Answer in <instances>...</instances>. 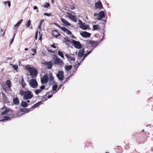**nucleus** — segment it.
Wrapping results in <instances>:
<instances>
[{
  "label": "nucleus",
  "instance_id": "39",
  "mask_svg": "<svg viewBox=\"0 0 153 153\" xmlns=\"http://www.w3.org/2000/svg\"><path fill=\"white\" fill-rule=\"evenodd\" d=\"M99 28H100V27L99 26V25H94L93 26V28L94 29H99Z\"/></svg>",
  "mask_w": 153,
  "mask_h": 153
},
{
  "label": "nucleus",
  "instance_id": "33",
  "mask_svg": "<svg viewBox=\"0 0 153 153\" xmlns=\"http://www.w3.org/2000/svg\"><path fill=\"white\" fill-rule=\"evenodd\" d=\"M10 65H12V67L16 71L17 70L18 68V66L17 65H13L12 64H11Z\"/></svg>",
  "mask_w": 153,
  "mask_h": 153
},
{
  "label": "nucleus",
  "instance_id": "57",
  "mask_svg": "<svg viewBox=\"0 0 153 153\" xmlns=\"http://www.w3.org/2000/svg\"><path fill=\"white\" fill-rule=\"evenodd\" d=\"M25 51H27L28 50V48H25Z\"/></svg>",
  "mask_w": 153,
  "mask_h": 153
},
{
  "label": "nucleus",
  "instance_id": "8",
  "mask_svg": "<svg viewBox=\"0 0 153 153\" xmlns=\"http://www.w3.org/2000/svg\"><path fill=\"white\" fill-rule=\"evenodd\" d=\"M78 24L79 27L82 29H88L89 28V26L88 25L82 22L80 20H78Z\"/></svg>",
  "mask_w": 153,
  "mask_h": 153
},
{
  "label": "nucleus",
  "instance_id": "13",
  "mask_svg": "<svg viewBox=\"0 0 153 153\" xmlns=\"http://www.w3.org/2000/svg\"><path fill=\"white\" fill-rule=\"evenodd\" d=\"M99 43V42L91 40L89 41V44L91 46L93 47L94 48L96 47Z\"/></svg>",
  "mask_w": 153,
  "mask_h": 153
},
{
  "label": "nucleus",
  "instance_id": "56",
  "mask_svg": "<svg viewBox=\"0 0 153 153\" xmlns=\"http://www.w3.org/2000/svg\"><path fill=\"white\" fill-rule=\"evenodd\" d=\"M103 37L101 39H100V41L99 42H100V41H102V40H103Z\"/></svg>",
  "mask_w": 153,
  "mask_h": 153
},
{
  "label": "nucleus",
  "instance_id": "61",
  "mask_svg": "<svg viewBox=\"0 0 153 153\" xmlns=\"http://www.w3.org/2000/svg\"><path fill=\"white\" fill-rule=\"evenodd\" d=\"M144 131V129H143V130H142V132H143V131Z\"/></svg>",
  "mask_w": 153,
  "mask_h": 153
},
{
  "label": "nucleus",
  "instance_id": "37",
  "mask_svg": "<svg viewBox=\"0 0 153 153\" xmlns=\"http://www.w3.org/2000/svg\"><path fill=\"white\" fill-rule=\"evenodd\" d=\"M50 6V5L49 3H46L43 5V6L44 8H47L48 7H49Z\"/></svg>",
  "mask_w": 153,
  "mask_h": 153
},
{
  "label": "nucleus",
  "instance_id": "5",
  "mask_svg": "<svg viewBox=\"0 0 153 153\" xmlns=\"http://www.w3.org/2000/svg\"><path fill=\"white\" fill-rule=\"evenodd\" d=\"M52 59L55 65L60 66L63 64L62 60L59 58L56 55H54Z\"/></svg>",
  "mask_w": 153,
  "mask_h": 153
},
{
  "label": "nucleus",
  "instance_id": "34",
  "mask_svg": "<svg viewBox=\"0 0 153 153\" xmlns=\"http://www.w3.org/2000/svg\"><path fill=\"white\" fill-rule=\"evenodd\" d=\"M42 91L41 90V89H37L35 91V93L36 94H38L39 93H41L42 92Z\"/></svg>",
  "mask_w": 153,
  "mask_h": 153
},
{
  "label": "nucleus",
  "instance_id": "28",
  "mask_svg": "<svg viewBox=\"0 0 153 153\" xmlns=\"http://www.w3.org/2000/svg\"><path fill=\"white\" fill-rule=\"evenodd\" d=\"M23 21V19L20 20L16 25H14V27H18L20 24Z\"/></svg>",
  "mask_w": 153,
  "mask_h": 153
},
{
  "label": "nucleus",
  "instance_id": "38",
  "mask_svg": "<svg viewBox=\"0 0 153 153\" xmlns=\"http://www.w3.org/2000/svg\"><path fill=\"white\" fill-rule=\"evenodd\" d=\"M44 20H42L40 22L39 25L38 26L39 29H40L41 28V25L44 23Z\"/></svg>",
  "mask_w": 153,
  "mask_h": 153
},
{
  "label": "nucleus",
  "instance_id": "45",
  "mask_svg": "<svg viewBox=\"0 0 153 153\" xmlns=\"http://www.w3.org/2000/svg\"><path fill=\"white\" fill-rule=\"evenodd\" d=\"M45 88V86L42 85L40 87V89H41V90L42 91Z\"/></svg>",
  "mask_w": 153,
  "mask_h": 153
},
{
  "label": "nucleus",
  "instance_id": "64",
  "mask_svg": "<svg viewBox=\"0 0 153 153\" xmlns=\"http://www.w3.org/2000/svg\"><path fill=\"white\" fill-rule=\"evenodd\" d=\"M62 29H66V28H65V27H63V28Z\"/></svg>",
  "mask_w": 153,
  "mask_h": 153
},
{
  "label": "nucleus",
  "instance_id": "20",
  "mask_svg": "<svg viewBox=\"0 0 153 153\" xmlns=\"http://www.w3.org/2000/svg\"><path fill=\"white\" fill-rule=\"evenodd\" d=\"M102 7V3L100 1H99L98 2H96L95 4V7L96 9H100Z\"/></svg>",
  "mask_w": 153,
  "mask_h": 153
},
{
  "label": "nucleus",
  "instance_id": "14",
  "mask_svg": "<svg viewBox=\"0 0 153 153\" xmlns=\"http://www.w3.org/2000/svg\"><path fill=\"white\" fill-rule=\"evenodd\" d=\"M72 39L70 40L68 37H65L63 39V42L66 45H68L71 43H72Z\"/></svg>",
  "mask_w": 153,
  "mask_h": 153
},
{
  "label": "nucleus",
  "instance_id": "36",
  "mask_svg": "<svg viewBox=\"0 0 153 153\" xmlns=\"http://www.w3.org/2000/svg\"><path fill=\"white\" fill-rule=\"evenodd\" d=\"M2 95L3 97L4 98V100H5V101L7 100V97H6V95L4 93H2Z\"/></svg>",
  "mask_w": 153,
  "mask_h": 153
},
{
  "label": "nucleus",
  "instance_id": "10",
  "mask_svg": "<svg viewBox=\"0 0 153 153\" xmlns=\"http://www.w3.org/2000/svg\"><path fill=\"white\" fill-rule=\"evenodd\" d=\"M72 41V43L73 44L74 47L78 49H81L82 47V45L80 43L76 41L71 39Z\"/></svg>",
  "mask_w": 153,
  "mask_h": 153
},
{
  "label": "nucleus",
  "instance_id": "22",
  "mask_svg": "<svg viewBox=\"0 0 153 153\" xmlns=\"http://www.w3.org/2000/svg\"><path fill=\"white\" fill-rule=\"evenodd\" d=\"M42 103V102L41 101H39L37 103L35 104L34 105L32 106L31 108V109H33L34 108H36L38 106L40 105Z\"/></svg>",
  "mask_w": 153,
  "mask_h": 153
},
{
  "label": "nucleus",
  "instance_id": "12",
  "mask_svg": "<svg viewBox=\"0 0 153 153\" xmlns=\"http://www.w3.org/2000/svg\"><path fill=\"white\" fill-rule=\"evenodd\" d=\"M65 56L71 64H72L74 62L75 60V58L72 57L71 56L67 54H65Z\"/></svg>",
  "mask_w": 153,
  "mask_h": 153
},
{
  "label": "nucleus",
  "instance_id": "3",
  "mask_svg": "<svg viewBox=\"0 0 153 153\" xmlns=\"http://www.w3.org/2000/svg\"><path fill=\"white\" fill-rule=\"evenodd\" d=\"M12 85L10 81V80H7L5 84H1L2 88L5 92H8L11 91V87Z\"/></svg>",
  "mask_w": 153,
  "mask_h": 153
},
{
  "label": "nucleus",
  "instance_id": "6",
  "mask_svg": "<svg viewBox=\"0 0 153 153\" xmlns=\"http://www.w3.org/2000/svg\"><path fill=\"white\" fill-rule=\"evenodd\" d=\"M1 114L2 115H10L12 114V111L6 107H4L1 109Z\"/></svg>",
  "mask_w": 153,
  "mask_h": 153
},
{
  "label": "nucleus",
  "instance_id": "21",
  "mask_svg": "<svg viewBox=\"0 0 153 153\" xmlns=\"http://www.w3.org/2000/svg\"><path fill=\"white\" fill-rule=\"evenodd\" d=\"M68 18L75 22L77 21V18L72 14L69 16Z\"/></svg>",
  "mask_w": 153,
  "mask_h": 153
},
{
  "label": "nucleus",
  "instance_id": "23",
  "mask_svg": "<svg viewBox=\"0 0 153 153\" xmlns=\"http://www.w3.org/2000/svg\"><path fill=\"white\" fill-rule=\"evenodd\" d=\"M52 33L53 35L56 37L59 36L58 32L56 30H55L52 31Z\"/></svg>",
  "mask_w": 153,
  "mask_h": 153
},
{
  "label": "nucleus",
  "instance_id": "4",
  "mask_svg": "<svg viewBox=\"0 0 153 153\" xmlns=\"http://www.w3.org/2000/svg\"><path fill=\"white\" fill-rule=\"evenodd\" d=\"M26 69L28 70L30 73V75L32 78H35L38 74V70L35 68L26 66Z\"/></svg>",
  "mask_w": 153,
  "mask_h": 153
},
{
  "label": "nucleus",
  "instance_id": "26",
  "mask_svg": "<svg viewBox=\"0 0 153 153\" xmlns=\"http://www.w3.org/2000/svg\"><path fill=\"white\" fill-rule=\"evenodd\" d=\"M31 109L30 108H23L21 109V111L23 112L27 113L31 111Z\"/></svg>",
  "mask_w": 153,
  "mask_h": 153
},
{
  "label": "nucleus",
  "instance_id": "49",
  "mask_svg": "<svg viewBox=\"0 0 153 153\" xmlns=\"http://www.w3.org/2000/svg\"><path fill=\"white\" fill-rule=\"evenodd\" d=\"M47 51L49 53H55L54 51H53L52 50L50 49H48Z\"/></svg>",
  "mask_w": 153,
  "mask_h": 153
},
{
  "label": "nucleus",
  "instance_id": "7",
  "mask_svg": "<svg viewBox=\"0 0 153 153\" xmlns=\"http://www.w3.org/2000/svg\"><path fill=\"white\" fill-rule=\"evenodd\" d=\"M29 83L30 86L33 88H36L38 86L37 82L36 79H31L30 80Z\"/></svg>",
  "mask_w": 153,
  "mask_h": 153
},
{
  "label": "nucleus",
  "instance_id": "35",
  "mask_svg": "<svg viewBox=\"0 0 153 153\" xmlns=\"http://www.w3.org/2000/svg\"><path fill=\"white\" fill-rule=\"evenodd\" d=\"M57 88V85L56 84H55L53 85L52 87V90L53 91H56V89Z\"/></svg>",
  "mask_w": 153,
  "mask_h": 153
},
{
  "label": "nucleus",
  "instance_id": "52",
  "mask_svg": "<svg viewBox=\"0 0 153 153\" xmlns=\"http://www.w3.org/2000/svg\"><path fill=\"white\" fill-rule=\"evenodd\" d=\"M53 93L52 94H53ZM52 95L53 94H51V95H49L48 96V98H51V97L52 96Z\"/></svg>",
  "mask_w": 153,
  "mask_h": 153
},
{
  "label": "nucleus",
  "instance_id": "17",
  "mask_svg": "<svg viewBox=\"0 0 153 153\" xmlns=\"http://www.w3.org/2000/svg\"><path fill=\"white\" fill-rule=\"evenodd\" d=\"M80 35L83 37H88L90 36L91 34L86 32H83L80 33Z\"/></svg>",
  "mask_w": 153,
  "mask_h": 153
},
{
  "label": "nucleus",
  "instance_id": "32",
  "mask_svg": "<svg viewBox=\"0 0 153 153\" xmlns=\"http://www.w3.org/2000/svg\"><path fill=\"white\" fill-rule=\"evenodd\" d=\"M3 4L5 5H6V4H7L8 6L9 7H10L11 5L10 2V1H4V2Z\"/></svg>",
  "mask_w": 153,
  "mask_h": 153
},
{
  "label": "nucleus",
  "instance_id": "30",
  "mask_svg": "<svg viewBox=\"0 0 153 153\" xmlns=\"http://www.w3.org/2000/svg\"><path fill=\"white\" fill-rule=\"evenodd\" d=\"M72 68L71 65L66 66L65 67V70L68 71H69Z\"/></svg>",
  "mask_w": 153,
  "mask_h": 153
},
{
  "label": "nucleus",
  "instance_id": "31",
  "mask_svg": "<svg viewBox=\"0 0 153 153\" xmlns=\"http://www.w3.org/2000/svg\"><path fill=\"white\" fill-rule=\"evenodd\" d=\"M58 54L59 56L61 58L63 59H64V56L62 52L60 51H58Z\"/></svg>",
  "mask_w": 153,
  "mask_h": 153
},
{
  "label": "nucleus",
  "instance_id": "53",
  "mask_svg": "<svg viewBox=\"0 0 153 153\" xmlns=\"http://www.w3.org/2000/svg\"><path fill=\"white\" fill-rule=\"evenodd\" d=\"M51 47L53 48H56V46H55L53 44L51 45Z\"/></svg>",
  "mask_w": 153,
  "mask_h": 153
},
{
  "label": "nucleus",
  "instance_id": "11",
  "mask_svg": "<svg viewBox=\"0 0 153 153\" xmlns=\"http://www.w3.org/2000/svg\"><path fill=\"white\" fill-rule=\"evenodd\" d=\"M43 64L45 66L46 68L48 69H51L53 66V64L52 62L51 61L49 62H45Z\"/></svg>",
  "mask_w": 153,
  "mask_h": 153
},
{
  "label": "nucleus",
  "instance_id": "55",
  "mask_svg": "<svg viewBox=\"0 0 153 153\" xmlns=\"http://www.w3.org/2000/svg\"><path fill=\"white\" fill-rule=\"evenodd\" d=\"M42 37V36L41 35L40 37H39V40H41V39Z\"/></svg>",
  "mask_w": 153,
  "mask_h": 153
},
{
  "label": "nucleus",
  "instance_id": "18",
  "mask_svg": "<svg viewBox=\"0 0 153 153\" xmlns=\"http://www.w3.org/2000/svg\"><path fill=\"white\" fill-rule=\"evenodd\" d=\"M104 13L102 11H101L98 14V16H97V19L98 20H101L102 18L105 17Z\"/></svg>",
  "mask_w": 153,
  "mask_h": 153
},
{
  "label": "nucleus",
  "instance_id": "41",
  "mask_svg": "<svg viewBox=\"0 0 153 153\" xmlns=\"http://www.w3.org/2000/svg\"><path fill=\"white\" fill-rule=\"evenodd\" d=\"M66 81H67V79H66L65 81L64 82H63L62 83H61L59 85L58 88V90L60 89L61 88V87L63 85V83L65 82Z\"/></svg>",
  "mask_w": 153,
  "mask_h": 153
},
{
  "label": "nucleus",
  "instance_id": "58",
  "mask_svg": "<svg viewBox=\"0 0 153 153\" xmlns=\"http://www.w3.org/2000/svg\"><path fill=\"white\" fill-rule=\"evenodd\" d=\"M51 1L52 3V4H53V0H51Z\"/></svg>",
  "mask_w": 153,
  "mask_h": 153
},
{
  "label": "nucleus",
  "instance_id": "43",
  "mask_svg": "<svg viewBox=\"0 0 153 153\" xmlns=\"http://www.w3.org/2000/svg\"><path fill=\"white\" fill-rule=\"evenodd\" d=\"M38 34V30H37L36 31L35 33V36L34 37L35 39H37Z\"/></svg>",
  "mask_w": 153,
  "mask_h": 153
},
{
  "label": "nucleus",
  "instance_id": "40",
  "mask_svg": "<svg viewBox=\"0 0 153 153\" xmlns=\"http://www.w3.org/2000/svg\"><path fill=\"white\" fill-rule=\"evenodd\" d=\"M30 25V20H29L26 23L25 25L26 27H29Z\"/></svg>",
  "mask_w": 153,
  "mask_h": 153
},
{
  "label": "nucleus",
  "instance_id": "54",
  "mask_svg": "<svg viewBox=\"0 0 153 153\" xmlns=\"http://www.w3.org/2000/svg\"><path fill=\"white\" fill-rule=\"evenodd\" d=\"M98 14H98L97 13H95L94 14V16H98Z\"/></svg>",
  "mask_w": 153,
  "mask_h": 153
},
{
  "label": "nucleus",
  "instance_id": "29",
  "mask_svg": "<svg viewBox=\"0 0 153 153\" xmlns=\"http://www.w3.org/2000/svg\"><path fill=\"white\" fill-rule=\"evenodd\" d=\"M21 105L24 107H26L27 105L28 104L26 102L23 101L21 102Z\"/></svg>",
  "mask_w": 153,
  "mask_h": 153
},
{
  "label": "nucleus",
  "instance_id": "19",
  "mask_svg": "<svg viewBox=\"0 0 153 153\" xmlns=\"http://www.w3.org/2000/svg\"><path fill=\"white\" fill-rule=\"evenodd\" d=\"M84 53V49H82L79 50L78 54V56L80 58L82 57Z\"/></svg>",
  "mask_w": 153,
  "mask_h": 153
},
{
  "label": "nucleus",
  "instance_id": "15",
  "mask_svg": "<svg viewBox=\"0 0 153 153\" xmlns=\"http://www.w3.org/2000/svg\"><path fill=\"white\" fill-rule=\"evenodd\" d=\"M61 21L64 26L66 27L71 26V24L65 19L63 18L61 19Z\"/></svg>",
  "mask_w": 153,
  "mask_h": 153
},
{
  "label": "nucleus",
  "instance_id": "9",
  "mask_svg": "<svg viewBox=\"0 0 153 153\" xmlns=\"http://www.w3.org/2000/svg\"><path fill=\"white\" fill-rule=\"evenodd\" d=\"M56 77L60 81H62L64 77L63 72L61 71H58L56 74Z\"/></svg>",
  "mask_w": 153,
  "mask_h": 153
},
{
  "label": "nucleus",
  "instance_id": "48",
  "mask_svg": "<svg viewBox=\"0 0 153 153\" xmlns=\"http://www.w3.org/2000/svg\"><path fill=\"white\" fill-rule=\"evenodd\" d=\"M1 34H2V36H3L4 34L5 31H4L3 29H1Z\"/></svg>",
  "mask_w": 153,
  "mask_h": 153
},
{
  "label": "nucleus",
  "instance_id": "27",
  "mask_svg": "<svg viewBox=\"0 0 153 153\" xmlns=\"http://www.w3.org/2000/svg\"><path fill=\"white\" fill-rule=\"evenodd\" d=\"M21 85H22V87L23 88H25L26 85V84L24 80L23 77H22L21 79Z\"/></svg>",
  "mask_w": 153,
  "mask_h": 153
},
{
  "label": "nucleus",
  "instance_id": "24",
  "mask_svg": "<svg viewBox=\"0 0 153 153\" xmlns=\"http://www.w3.org/2000/svg\"><path fill=\"white\" fill-rule=\"evenodd\" d=\"M93 50H92L91 51H87V52H86V53L84 55V57L81 59V61H82L88 55H89L90 53L92 52Z\"/></svg>",
  "mask_w": 153,
  "mask_h": 153
},
{
  "label": "nucleus",
  "instance_id": "16",
  "mask_svg": "<svg viewBox=\"0 0 153 153\" xmlns=\"http://www.w3.org/2000/svg\"><path fill=\"white\" fill-rule=\"evenodd\" d=\"M10 120V117L8 116H4L3 117H0V121L4 122Z\"/></svg>",
  "mask_w": 153,
  "mask_h": 153
},
{
  "label": "nucleus",
  "instance_id": "42",
  "mask_svg": "<svg viewBox=\"0 0 153 153\" xmlns=\"http://www.w3.org/2000/svg\"><path fill=\"white\" fill-rule=\"evenodd\" d=\"M32 51L34 53H33L32 54L33 56H34V54H35L36 53V50L34 48H33L32 49Z\"/></svg>",
  "mask_w": 153,
  "mask_h": 153
},
{
  "label": "nucleus",
  "instance_id": "50",
  "mask_svg": "<svg viewBox=\"0 0 153 153\" xmlns=\"http://www.w3.org/2000/svg\"><path fill=\"white\" fill-rule=\"evenodd\" d=\"M51 13H44V15L45 16H51Z\"/></svg>",
  "mask_w": 153,
  "mask_h": 153
},
{
  "label": "nucleus",
  "instance_id": "1",
  "mask_svg": "<svg viewBox=\"0 0 153 153\" xmlns=\"http://www.w3.org/2000/svg\"><path fill=\"white\" fill-rule=\"evenodd\" d=\"M49 80V84L50 85L53 84L55 83L54 78L52 76V73L50 72L48 75L45 74L41 78V82L42 84H46Z\"/></svg>",
  "mask_w": 153,
  "mask_h": 153
},
{
  "label": "nucleus",
  "instance_id": "59",
  "mask_svg": "<svg viewBox=\"0 0 153 153\" xmlns=\"http://www.w3.org/2000/svg\"><path fill=\"white\" fill-rule=\"evenodd\" d=\"M72 37L73 38H76V37L74 36H72Z\"/></svg>",
  "mask_w": 153,
  "mask_h": 153
},
{
  "label": "nucleus",
  "instance_id": "51",
  "mask_svg": "<svg viewBox=\"0 0 153 153\" xmlns=\"http://www.w3.org/2000/svg\"><path fill=\"white\" fill-rule=\"evenodd\" d=\"M66 13L68 15L67 16V17L68 18L69 17V16H71L72 15L71 14L68 12H67Z\"/></svg>",
  "mask_w": 153,
  "mask_h": 153
},
{
  "label": "nucleus",
  "instance_id": "47",
  "mask_svg": "<svg viewBox=\"0 0 153 153\" xmlns=\"http://www.w3.org/2000/svg\"><path fill=\"white\" fill-rule=\"evenodd\" d=\"M37 8H38L36 6H34V7L33 8V9L34 10H35L36 9H37V10L36 11V12L37 13H38L39 12V10H38Z\"/></svg>",
  "mask_w": 153,
  "mask_h": 153
},
{
  "label": "nucleus",
  "instance_id": "2",
  "mask_svg": "<svg viewBox=\"0 0 153 153\" xmlns=\"http://www.w3.org/2000/svg\"><path fill=\"white\" fill-rule=\"evenodd\" d=\"M19 94L21 96H23V98L25 100L30 99L33 96L31 92L29 90L26 91L23 90H20Z\"/></svg>",
  "mask_w": 153,
  "mask_h": 153
},
{
  "label": "nucleus",
  "instance_id": "46",
  "mask_svg": "<svg viewBox=\"0 0 153 153\" xmlns=\"http://www.w3.org/2000/svg\"><path fill=\"white\" fill-rule=\"evenodd\" d=\"M15 34H13V38L12 39L10 42V44H11V43H12L13 42V40H14V37H15Z\"/></svg>",
  "mask_w": 153,
  "mask_h": 153
},
{
  "label": "nucleus",
  "instance_id": "25",
  "mask_svg": "<svg viewBox=\"0 0 153 153\" xmlns=\"http://www.w3.org/2000/svg\"><path fill=\"white\" fill-rule=\"evenodd\" d=\"M13 102L14 104L16 105H18L19 104V100L17 97L14 98L13 99Z\"/></svg>",
  "mask_w": 153,
  "mask_h": 153
},
{
  "label": "nucleus",
  "instance_id": "63",
  "mask_svg": "<svg viewBox=\"0 0 153 153\" xmlns=\"http://www.w3.org/2000/svg\"><path fill=\"white\" fill-rule=\"evenodd\" d=\"M75 53H76V55L77 54V52H75Z\"/></svg>",
  "mask_w": 153,
  "mask_h": 153
},
{
  "label": "nucleus",
  "instance_id": "60",
  "mask_svg": "<svg viewBox=\"0 0 153 153\" xmlns=\"http://www.w3.org/2000/svg\"><path fill=\"white\" fill-rule=\"evenodd\" d=\"M30 102V101H29V100H27V102H28V103L29 102Z\"/></svg>",
  "mask_w": 153,
  "mask_h": 153
},
{
  "label": "nucleus",
  "instance_id": "62",
  "mask_svg": "<svg viewBox=\"0 0 153 153\" xmlns=\"http://www.w3.org/2000/svg\"><path fill=\"white\" fill-rule=\"evenodd\" d=\"M105 153H109V152H105Z\"/></svg>",
  "mask_w": 153,
  "mask_h": 153
},
{
  "label": "nucleus",
  "instance_id": "44",
  "mask_svg": "<svg viewBox=\"0 0 153 153\" xmlns=\"http://www.w3.org/2000/svg\"><path fill=\"white\" fill-rule=\"evenodd\" d=\"M62 30H63L65 32L67 31L68 32V34H71V32L68 29H62Z\"/></svg>",
  "mask_w": 153,
  "mask_h": 153
}]
</instances>
